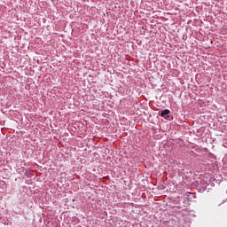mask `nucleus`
<instances>
[{
  "label": "nucleus",
  "mask_w": 227,
  "mask_h": 227,
  "mask_svg": "<svg viewBox=\"0 0 227 227\" xmlns=\"http://www.w3.org/2000/svg\"><path fill=\"white\" fill-rule=\"evenodd\" d=\"M169 113H171L169 110L166 109L161 111L160 116L162 118H165V120H171V115H169Z\"/></svg>",
  "instance_id": "f257e3e1"
}]
</instances>
